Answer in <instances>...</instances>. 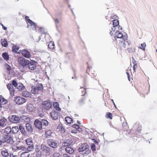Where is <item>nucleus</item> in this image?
<instances>
[{
	"label": "nucleus",
	"instance_id": "56",
	"mask_svg": "<svg viewBox=\"0 0 157 157\" xmlns=\"http://www.w3.org/2000/svg\"><path fill=\"white\" fill-rule=\"evenodd\" d=\"M40 31L41 33L42 34L46 33L44 32L43 29L42 27L40 28Z\"/></svg>",
	"mask_w": 157,
	"mask_h": 157
},
{
	"label": "nucleus",
	"instance_id": "13",
	"mask_svg": "<svg viewBox=\"0 0 157 157\" xmlns=\"http://www.w3.org/2000/svg\"><path fill=\"white\" fill-rule=\"evenodd\" d=\"M34 124L35 127L38 129L41 130L42 128V126L41 121L38 119H36L35 121Z\"/></svg>",
	"mask_w": 157,
	"mask_h": 157
},
{
	"label": "nucleus",
	"instance_id": "8",
	"mask_svg": "<svg viewBox=\"0 0 157 157\" xmlns=\"http://www.w3.org/2000/svg\"><path fill=\"white\" fill-rule=\"evenodd\" d=\"M36 62L34 60L31 62L29 61L27 67H28L29 69L31 70H34L36 67Z\"/></svg>",
	"mask_w": 157,
	"mask_h": 157
},
{
	"label": "nucleus",
	"instance_id": "25",
	"mask_svg": "<svg viewBox=\"0 0 157 157\" xmlns=\"http://www.w3.org/2000/svg\"><path fill=\"white\" fill-rule=\"evenodd\" d=\"M38 114L39 116L41 117H43V116L44 115V113L43 111V109L40 108L38 109Z\"/></svg>",
	"mask_w": 157,
	"mask_h": 157
},
{
	"label": "nucleus",
	"instance_id": "17",
	"mask_svg": "<svg viewBox=\"0 0 157 157\" xmlns=\"http://www.w3.org/2000/svg\"><path fill=\"white\" fill-rule=\"evenodd\" d=\"M125 39H123V40H123L121 41L119 43L121 47H124V48H126V45H124V43H127L128 45H129L131 44V42L130 41H126Z\"/></svg>",
	"mask_w": 157,
	"mask_h": 157
},
{
	"label": "nucleus",
	"instance_id": "31",
	"mask_svg": "<svg viewBox=\"0 0 157 157\" xmlns=\"http://www.w3.org/2000/svg\"><path fill=\"white\" fill-rule=\"evenodd\" d=\"M1 44L2 46L6 47L8 46L7 41L5 39H1Z\"/></svg>",
	"mask_w": 157,
	"mask_h": 157
},
{
	"label": "nucleus",
	"instance_id": "39",
	"mask_svg": "<svg viewBox=\"0 0 157 157\" xmlns=\"http://www.w3.org/2000/svg\"><path fill=\"white\" fill-rule=\"evenodd\" d=\"M27 150L29 151H32L33 149L34 145L33 144L28 145Z\"/></svg>",
	"mask_w": 157,
	"mask_h": 157
},
{
	"label": "nucleus",
	"instance_id": "60",
	"mask_svg": "<svg viewBox=\"0 0 157 157\" xmlns=\"http://www.w3.org/2000/svg\"><path fill=\"white\" fill-rule=\"evenodd\" d=\"M1 25L2 26V28L5 30H6L7 29V28L5 27L1 23Z\"/></svg>",
	"mask_w": 157,
	"mask_h": 157
},
{
	"label": "nucleus",
	"instance_id": "61",
	"mask_svg": "<svg viewBox=\"0 0 157 157\" xmlns=\"http://www.w3.org/2000/svg\"><path fill=\"white\" fill-rule=\"evenodd\" d=\"M90 153V150H87L86 151L85 154H86L88 155V154H89V153Z\"/></svg>",
	"mask_w": 157,
	"mask_h": 157
},
{
	"label": "nucleus",
	"instance_id": "64",
	"mask_svg": "<svg viewBox=\"0 0 157 157\" xmlns=\"http://www.w3.org/2000/svg\"><path fill=\"white\" fill-rule=\"evenodd\" d=\"M25 19L26 20L27 22H28V19H29V17L28 16H25Z\"/></svg>",
	"mask_w": 157,
	"mask_h": 157
},
{
	"label": "nucleus",
	"instance_id": "30",
	"mask_svg": "<svg viewBox=\"0 0 157 157\" xmlns=\"http://www.w3.org/2000/svg\"><path fill=\"white\" fill-rule=\"evenodd\" d=\"M41 122L42 126H47L48 124V122L47 120L45 119H41Z\"/></svg>",
	"mask_w": 157,
	"mask_h": 157
},
{
	"label": "nucleus",
	"instance_id": "33",
	"mask_svg": "<svg viewBox=\"0 0 157 157\" xmlns=\"http://www.w3.org/2000/svg\"><path fill=\"white\" fill-rule=\"evenodd\" d=\"M11 132L10 127H6L4 131V133L8 134Z\"/></svg>",
	"mask_w": 157,
	"mask_h": 157
},
{
	"label": "nucleus",
	"instance_id": "10",
	"mask_svg": "<svg viewBox=\"0 0 157 157\" xmlns=\"http://www.w3.org/2000/svg\"><path fill=\"white\" fill-rule=\"evenodd\" d=\"M21 53L23 56L27 58H29L31 56V54L26 49H23L20 50L18 53Z\"/></svg>",
	"mask_w": 157,
	"mask_h": 157
},
{
	"label": "nucleus",
	"instance_id": "62",
	"mask_svg": "<svg viewBox=\"0 0 157 157\" xmlns=\"http://www.w3.org/2000/svg\"><path fill=\"white\" fill-rule=\"evenodd\" d=\"M115 26H113V28H111V31H113V32H114L116 30V28H115Z\"/></svg>",
	"mask_w": 157,
	"mask_h": 157
},
{
	"label": "nucleus",
	"instance_id": "43",
	"mask_svg": "<svg viewBox=\"0 0 157 157\" xmlns=\"http://www.w3.org/2000/svg\"><path fill=\"white\" fill-rule=\"evenodd\" d=\"M31 92L32 94H34L37 93L38 91L35 86H32Z\"/></svg>",
	"mask_w": 157,
	"mask_h": 157
},
{
	"label": "nucleus",
	"instance_id": "27",
	"mask_svg": "<svg viewBox=\"0 0 157 157\" xmlns=\"http://www.w3.org/2000/svg\"><path fill=\"white\" fill-rule=\"evenodd\" d=\"M2 56L3 59L6 61L9 59V55L7 53H3L2 54Z\"/></svg>",
	"mask_w": 157,
	"mask_h": 157
},
{
	"label": "nucleus",
	"instance_id": "14",
	"mask_svg": "<svg viewBox=\"0 0 157 157\" xmlns=\"http://www.w3.org/2000/svg\"><path fill=\"white\" fill-rule=\"evenodd\" d=\"M89 147V146L86 144H84L81 145L80 147L78 149V150L79 152H82L88 149Z\"/></svg>",
	"mask_w": 157,
	"mask_h": 157
},
{
	"label": "nucleus",
	"instance_id": "51",
	"mask_svg": "<svg viewBox=\"0 0 157 157\" xmlns=\"http://www.w3.org/2000/svg\"><path fill=\"white\" fill-rule=\"evenodd\" d=\"M127 51L128 52H132L135 51V49L132 48H128L127 49Z\"/></svg>",
	"mask_w": 157,
	"mask_h": 157
},
{
	"label": "nucleus",
	"instance_id": "15",
	"mask_svg": "<svg viewBox=\"0 0 157 157\" xmlns=\"http://www.w3.org/2000/svg\"><path fill=\"white\" fill-rule=\"evenodd\" d=\"M72 143V141L71 139H69L65 140L64 142L63 143L62 145L64 147H67L71 145Z\"/></svg>",
	"mask_w": 157,
	"mask_h": 157
},
{
	"label": "nucleus",
	"instance_id": "5",
	"mask_svg": "<svg viewBox=\"0 0 157 157\" xmlns=\"http://www.w3.org/2000/svg\"><path fill=\"white\" fill-rule=\"evenodd\" d=\"M28 24L27 27L32 29L33 30H36V25L35 23L31 20L30 19H28V22H27Z\"/></svg>",
	"mask_w": 157,
	"mask_h": 157
},
{
	"label": "nucleus",
	"instance_id": "32",
	"mask_svg": "<svg viewBox=\"0 0 157 157\" xmlns=\"http://www.w3.org/2000/svg\"><path fill=\"white\" fill-rule=\"evenodd\" d=\"M52 132L50 130H47L45 132V137L46 138H49L51 136Z\"/></svg>",
	"mask_w": 157,
	"mask_h": 157
},
{
	"label": "nucleus",
	"instance_id": "26",
	"mask_svg": "<svg viewBox=\"0 0 157 157\" xmlns=\"http://www.w3.org/2000/svg\"><path fill=\"white\" fill-rule=\"evenodd\" d=\"M17 88L19 90H23L25 88V86L21 83H19L18 84V86Z\"/></svg>",
	"mask_w": 157,
	"mask_h": 157
},
{
	"label": "nucleus",
	"instance_id": "2",
	"mask_svg": "<svg viewBox=\"0 0 157 157\" xmlns=\"http://www.w3.org/2000/svg\"><path fill=\"white\" fill-rule=\"evenodd\" d=\"M14 101L17 104L21 105L26 102V100L24 98L18 96L15 98Z\"/></svg>",
	"mask_w": 157,
	"mask_h": 157
},
{
	"label": "nucleus",
	"instance_id": "40",
	"mask_svg": "<svg viewBox=\"0 0 157 157\" xmlns=\"http://www.w3.org/2000/svg\"><path fill=\"white\" fill-rule=\"evenodd\" d=\"M65 120L67 123L71 124L72 121L73 120L72 118L68 117H67L65 118Z\"/></svg>",
	"mask_w": 157,
	"mask_h": 157
},
{
	"label": "nucleus",
	"instance_id": "9",
	"mask_svg": "<svg viewBox=\"0 0 157 157\" xmlns=\"http://www.w3.org/2000/svg\"><path fill=\"white\" fill-rule=\"evenodd\" d=\"M2 140L4 142H7L11 144H13L14 143L13 139L9 135L5 136Z\"/></svg>",
	"mask_w": 157,
	"mask_h": 157
},
{
	"label": "nucleus",
	"instance_id": "55",
	"mask_svg": "<svg viewBox=\"0 0 157 157\" xmlns=\"http://www.w3.org/2000/svg\"><path fill=\"white\" fill-rule=\"evenodd\" d=\"M60 153L58 152L54 153L53 154V157H59L60 156Z\"/></svg>",
	"mask_w": 157,
	"mask_h": 157
},
{
	"label": "nucleus",
	"instance_id": "11",
	"mask_svg": "<svg viewBox=\"0 0 157 157\" xmlns=\"http://www.w3.org/2000/svg\"><path fill=\"white\" fill-rule=\"evenodd\" d=\"M41 149L46 155H49L50 154V148L46 146L44 144H42L41 146Z\"/></svg>",
	"mask_w": 157,
	"mask_h": 157
},
{
	"label": "nucleus",
	"instance_id": "38",
	"mask_svg": "<svg viewBox=\"0 0 157 157\" xmlns=\"http://www.w3.org/2000/svg\"><path fill=\"white\" fill-rule=\"evenodd\" d=\"M37 91L42 90L43 89V87L42 84L41 83L38 84V86L36 87Z\"/></svg>",
	"mask_w": 157,
	"mask_h": 157
},
{
	"label": "nucleus",
	"instance_id": "44",
	"mask_svg": "<svg viewBox=\"0 0 157 157\" xmlns=\"http://www.w3.org/2000/svg\"><path fill=\"white\" fill-rule=\"evenodd\" d=\"M72 126L73 128L78 130V131H80L82 130L81 128H80L79 126L76 124H74Z\"/></svg>",
	"mask_w": 157,
	"mask_h": 157
},
{
	"label": "nucleus",
	"instance_id": "22",
	"mask_svg": "<svg viewBox=\"0 0 157 157\" xmlns=\"http://www.w3.org/2000/svg\"><path fill=\"white\" fill-rule=\"evenodd\" d=\"M22 95L25 97L31 98L32 95L30 92L25 91L22 93Z\"/></svg>",
	"mask_w": 157,
	"mask_h": 157
},
{
	"label": "nucleus",
	"instance_id": "50",
	"mask_svg": "<svg viewBox=\"0 0 157 157\" xmlns=\"http://www.w3.org/2000/svg\"><path fill=\"white\" fill-rule=\"evenodd\" d=\"M141 47H140V48L142 49L143 50H145V48L146 47V44L144 43L143 44H141Z\"/></svg>",
	"mask_w": 157,
	"mask_h": 157
},
{
	"label": "nucleus",
	"instance_id": "24",
	"mask_svg": "<svg viewBox=\"0 0 157 157\" xmlns=\"http://www.w3.org/2000/svg\"><path fill=\"white\" fill-rule=\"evenodd\" d=\"M53 105L55 108L57 110L60 111L61 109L59 107V104L58 102H54L53 103Z\"/></svg>",
	"mask_w": 157,
	"mask_h": 157
},
{
	"label": "nucleus",
	"instance_id": "42",
	"mask_svg": "<svg viewBox=\"0 0 157 157\" xmlns=\"http://www.w3.org/2000/svg\"><path fill=\"white\" fill-rule=\"evenodd\" d=\"M119 25V21L117 19H114L113 21V26L117 27Z\"/></svg>",
	"mask_w": 157,
	"mask_h": 157
},
{
	"label": "nucleus",
	"instance_id": "12",
	"mask_svg": "<svg viewBox=\"0 0 157 157\" xmlns=\"http://www.w3.org/2000/svg\"><path fill=\"white\" fill-rule=\"evenodd\" d=\"M50 115L52 118L54 120H56L58 118V113L55 110H52Z\"/></svg>",
	"mask_w": 157,
	"mask_h": 157
},
{
	"label": "nucleus",
	"instance_id": "28",
	"mask_svg": "<svg viewBox=\"0 0 157 157\" xmlns=\"http://www.w3.org/2000/svg\"><path fill=\"white\" fill-rule=\"evenodd\" d=\"M7 121V119L5 118L4 117L2 118L0 120V126L3 127L4 126L5 122Z\"/></svg>",
	"mask_w": 157,
	"mask_h": 157
},
{
	"label": "nucleus",
	"instance_id": "35",
	"mask_svg": "<svg viewBox=\"0 0 157 157\" xmlns=\"http://www.w3.org/2000/svg\"><path fill=\"white\" fill-rule=\"evenodd\" d=\"M56 29L58 28V24L59 23V20L57 18H52Z\"/></svg>",
	"mask_w": 157,
	"mask_h": 157
},
{
	"label": "nucleus",
	"instance_id": "45",
	"mask_svg": "<svg viewBox=\"0 0 157 157\" xmlns=\"http://www.w3.org/2000/svg\"><path fill=\"white\" fill-rule=\"evenodd\" d=\"M26 143L27 145L33 144L30 138H28L25 140Z\"/></svg>",
	"mask_w": 157,
	"mask_h": 157
},
{
	"label": "nucleus",
	"instance_id": "18",
	"mask_svg": "<svg viewBox=\"0 0 157 157\" xmlns=\"http://www.w3.org/2000/svg\"><path fill=\"white\" fill-rule=\"evenodd\" d=\"M18 129L22 134H23L24 136L27 135V133L25 131L24 128L20 124L19 125Z\"/></svg>",
	"mask_w": 157,
	"mask_h": 157
},
{
	"label": "nucleus",
	"instance_id": "34",
	"mask_svg": "<svg viewBox=\"0 0 157 157\" xmlns=\"http://www.w3.org/2000/svg\"><path fill=\"white\" fill-rule=\"evenodd\" d=\"M22 120L26 122H29L30 121V118L26 116H23L22 117Z\"/></svg>",
	"mask_w": 157,
	"mask_h": 157
},
{
	"label": "nucleus",
	"instance_id": "36",
	"mask_svg": "<svg viewBox=\"0 0 157 157\" xmlns=\"http://www.w3.org/2000/svg\"><path fill=\"white\" fill-rule=\"evenodd\" d=\"M54 47V43L53 41L50 42L48 44V47L49 48L52 49H53Z\"/></svg>",
	"mask_w": 157,
	"mask_h": 157
},
{
	"label": "nucleus",
	"instance_id": "48",
	"mask_svg": "<svg viewBox=\"0 0 157 157\" xmlns=\"http://www.w3.org/2000/svg\"><path fill=\"white\" fill-rule=\"evenodd\" d=\"M18 83L15 80H13L12 81L11 84L13 86H14L15 87H17L18 86Z\"/></svg>",
	"mask_w": 157,
	"mask_h": 157
},
{
	"label": "nucleus",
	"instance_id": "49",
	"mask_svg": "<svg viewBox=\"0 0 157 157\" xmlns=\"http://www.w3.org/2000/svg\"><path fill=\"white\" fill-rule=\"evenodd\" d=\"M91 148L92 150L93 151H94L96 150V147L95 144H94L93 143L92 144L91 146Z\"/></svg>",
	"mask_w": 157,
	"mask_h": 157
},
{
	"label": "nucleus",
	"instance_id": "37",
	"mask_svg": "<svg viewBox=\"0 0 157 157\" xmlns=\"http://www.w3.org/2000/svg\"><path fill=\"white\" fill-rule=\"evenodd\" d=\"M19 47L17 45L13 46L12 48L13 51L15 53H17V51L19 49Z\"/></svg>",
	"mask_w": 157,
	"mask_h": 157
},
{
	"label": "nucleus",
	"instance_id": "20",
	"mask_svg": "<svg viewBox=\"0 0 157 157\" xmlns=\"http://www.w3.org/2000/svg\"><path fill=\"white\" fill-rule=\"evenodd\" d=\"M65 150L67 153L69 154H72L74 151V150L73 148L69 146H67Z\"/></svg>",
	"mask_w": 157,
	"mask_h": 157
},
{
	"label": "nucleus",
	"instance_id": "46",
	"mask_svg": "<svg viewBox=\"0 0 157 157\" xmlns=\"http://www.w3.org/2000/svg\"><path fill=\"white\" fill-rule=\"evenodd\" d=\"M7 102V101L6 100L0 97V104L1 103L2 105H4L6 104Z\"/></svg>",
	"mask_w": 157,
	"mask_h": 157
},
{
	"label": "nucleus",
	"instance_id": "52",
	"mask_svg": "<svg viewBox=\"0 0 157 157\" xmlns=\"http://www.w3.org/2000/svg\"><path fill=\"white\" fill-rule=\"evenodd\" d=\"M41 151H37L36 152V157H41Z\"/></svg>",
	"mask_w": 157,
	"mask_h": 157
},
{
	"label": "nucleus",
	"instance_id": "4",
	"mask_svg": "<svg viewBox=\"0 0 157 157\" xmlns=\"http://www.w3.org/2000/svg\"><path fill=\"white\" fill-rule=\"evenodd\" d=\"M5 68L8 75H10V76L14 77L15 76V74L13 72V70L12 69V67L8 64L6 63L5 65Z\"/></svg>",
	"mask_w": 157,
	"mask_h": 157
},
{
	"label": "nucleus",
	"instance_id": "6",
	"mask_svg": "<svg viewBox=\"0 0 157 157\" xmlns=\"http://www.w3.org/2000/svg\"><path fill=\"white\" fill-rule=\"evenodd\" d=\"M10 121L13 123H17L20 122V118L16 115H13L9 117Z\"/></svg>",
	"mask_w": 157,
	"mask_h": 157
},
{
	"label": "nucleus",
	"instance_id": "23",
	"mask_svg": "<svg viewBox=\"0 0 157 157\" xmlns=\"http://www.w3.org/2000/svg\"><path fill=\"white\" fill-rule=\"evenodd\" d=\"M11 132L13 134H15L17 133L19 131V129L17 126L13 127L11 129Z\"/></svg>",
	"mask_w": 157,
	"mask_h": 157
},
{
	"label": "nucleus",
	"instance_id": "57",
	"mask_svg": "<svg viewBox=\"0 0 157 157\" xmlns=\"http://www.w3.org/2000/svg\"><path fill=\"white\" fill-rule=\"evenodd\" d=\"M82 96H83L85 95V94L86 93V89H83V90H82Z\"/></svg>",
	"mask_w": 157,
	"mask_h": 157
},
{
	"label": "nucleus",
	"instance_id": "58",
	"mask_svg": "<svg viewBox=\"0 0 157 157\" xmlns=\"http://www.w3.org/2000/svg\"><path fill=\"white\" fill-rule=\"evenodd\" d=\"M137 64H134L133 66V69L134 71H136V68H137Z\"/></svg>",
	"mask_w": 157,
	"mask_h": 157
},
{
	"label": "nucleus",
	"instance_id": "19",
	"mask_svg": "<svg viewBox=\"0 0 157 157\" xmlns=\"http://www.w3.org/2000/svg\"><path fill=\"white\" fill-rule=\"evenodd\" d=\"M35 109L34 106L32 104H29L27 105V110L29 112H32Z\"/></svg>",
	"mask_w": 157,
	"mask_h": 157
},
{
	"label": "nucleus",
	"instance_id": "21",
	"mask_svg": "<svg viewBox=\"0 0 157 157\" xmlns=\"http://www.w3.org/2000/svg\"><path fill=\"white\" fill-rule=\"evenodd\" d=\"M25 127L27 130L29 132H31L33 131L32 126L29 123H26L25 124Z\"/></svg>",
	"mask_w": 157,
	"mask_h": 157
},
{
	"label": "nucleus",
	"instance_id": "47",
	"mask_svg": "<svg viewBox=\"0 0 157 157\" xmlns=\"http://www.w3.org/2000/svg\"><path fill=\"white\" fill-rule=\"evenodd\" d=\"M106 117L107 118L112 119V113H110L108 112L106 114Z\"/></svg>",
	"mask_w": 157,
	"mask_h": 157
},
{
	"label": "nucleus",
	"instance_id": "59",
	"mask_svg": "<svg viewBox=\"0 0 157 157\" xmlns=\"http://www.w3.org/2000/svg\"><path fill=\"white\" fill-rule=\"evenodd\" d=\"M132 62L133 64H137L136 61L135 60L134 57H132Z\"/></svg>",
	"mask_w": 157,
	"mask_h": 157
},
{
	"label": "nucleus",
	"instance_id": "63",
	"mask_svg": "<svg viewBox=\"0 0 157 157\" xmlns=\"http://www.w3.org/2000/svg\"><path fill=\"white\" fill-rule=\"evenodd\" d=\"M21 147V149L22 150H25L26 149V147L24 146Z\"/></svg>",
	"mask_w": 157,
	"mask_h": 157
},
{
	"label": "nucleus",
	"instance_id": "3",
	"mask_svg": "<svg viewBox=\"0 0 157 157\" xmlns=\"http://www.w3.org/2000/svg\"><path fill=\"white\" fill-rule=\"evenodd\" d=\"M42 106L46 110H48L52 106V102L49 100L44 101L42 103Z\"/></svg>",
	"mask_w": 157,
	"mask_h": 157
},
{
	"label": "nucleus",
	"instance_id": "54",
	"mask_svg": "<svg viewBox=\"0 0 157 157\" xmlns=\"http://www.w3.org/2000/svg\"><path fill=\"white\" fill-rule=\"evenodd\" d=\"M9 90L10 91L11 95H14V90L13 89V88H12V89H9Z\"/></svg>",
	"mask_w": 157,
	"mask_h": 157
},
{
	"label": "nucleus",
	"instance_id": "53",
	"mask_svg": "<svg viewBox=\"0 0 157 157\" xmlns=\"http://www.w3.org/2000/svg\"><path fill=\"white\" fill-rule=\"evenodd\" d=\"M7 86L8 89H12V88H13V85L11 84V83H9L7 85Z\"/></svg>",
	"mask_w": 157,
	"mask_h": 157
},
{
	"label": "nucleus",
	"instance_id": "41",
	"mask_svg": "<svg viewBox=\"0 0 157 157\" xmlns=\"http://www.w3.org/2000/svg\"><path fill=\"white\" fill-rule=\"evenodd\" d=\"M29 155L28 152H23L21 155V157H29Z\"/></svg>",
	"mask_w": 157,
	"mask_h": 157
},
{
	"label": "nucleus",
	"instance_id": "7",
	"mask_svg": "<svg viewBox=\"0 0 157 157\" xmlns=\"http://www.w3.org/2000/svg\"><path fill=\"white\" fill-rule=\"evenodd\" d=\"M48 145L50 147L55 148L57 147V144L56 141L52 139H49L47 141Z\"/></svg>",
	"mask_w": 157,
	"mask_h": 157
},
{
	"label": "nucleus",
	"instance_id": "1",
	"mask_svg": "<svg viewBox=\"0 0 157 157\" xmlns=\"http://www.w3.org/2000/svg\"><path fill=\"white\" fill-rule=\"evenodd\" d=\"M18 62L19 65L23 67H26L27 66L29 60L21 57L19 58Z\"/></svg>",
	"mask_w": 157,
	"mask_h": 157
},
{
	"label": "nucleus",
	"instance_id": "16",
	"mask_svg": "<svg viewBox=\"0 0 157 157\" xmlns=\"http://www.w3.org/2000/svg\"><path fill=\"white\" fill-rule=\"evenodd\" d=\"M115 34V37H117V38H122L123 39H126V40H127L126 36H123L122 34L118 31H116Z\"/></svg>",
	"mask_w": 157,
	"mask_h": 157
},
{
	"label": "nucleus",
	"instance_id": "29",
	"mask_svg": "<svg viewBox=\"0 0 157 157\" xmlns=\"http://www.w3.org/2000/svg\"><path fill=\"white\" fill-rule=\"evenodd\" d=\"M1 153L2 155L4 157H7L9 155L8 151L7 150H2V151Z\"/></svg>",
	"mask_w": 157,
	"mask_h": 157
}]
</instances>
